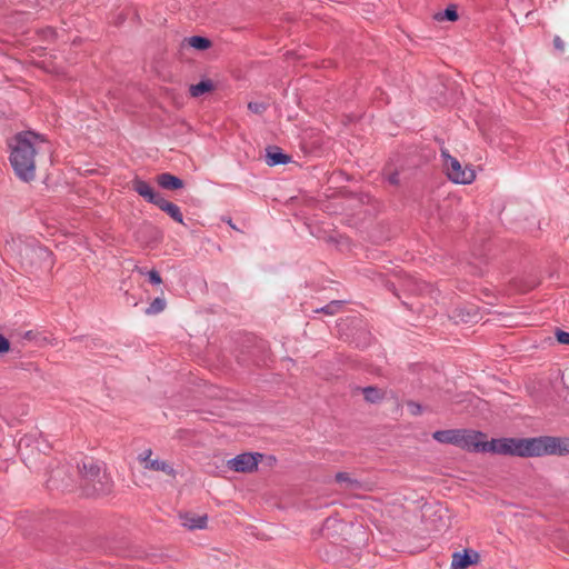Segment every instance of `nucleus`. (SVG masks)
<instances>
[{
	"label": "nucleus",
	"instance_id": "obj_1",
	"mask_svg": "<svg viewBox=\"0 0 569 569\" xmlns=\"http://www.w3.org/2000/svg\"><path fill=\"white\" fill-rule=\"evenodd\" d=\"M44 140L32 131L20 132L14 137L11 146L10 162L16 176L24 181H32L36 177V160L38 144Z\"/></svg>",
	"mask_w": 569,
	"mask_h": 569
},
{
	"label": "nucleus",
	"instance_id": "obj_2",
	"mask_svg": "<svg viewBox=\"0 0 569 569\" xmlns=\"http://www.w3.org/2000/svg\"><path fill=\"white\" fill-rule=\"evenodd\" d=\"M80 487L88 496H104L112 490V480L104 470V463L92 458H86L78 465Z\"/></svg>",
	"mask_w": 569,
	"mask_h": 569
},
{
	"label": "nucleus",
	"instance_id": "obj_3",
	"mask_svg": "<svg viewBox=\"0 0 569 569\" xmlns=\"http://www.w3.org/2000/svg\"><path fill=\"white\" fill-rule=\"evenodd\" d=\"M535 438H499L486 441L482 452L502 456L535 457Z\"/></svg>",
	"mask_w": 569,
	"mask_h": 569
},
{
	"label": "nucleus",
	"instance_id": "obj_4",
	"mask_svg": "<svg viewBox=\"0 0 569 569\" xmlns=\"http://www.w3.org/2000/svg\"><path fill=\"white\" fill-rule=\"evenodd\" d=\"M132 190L142 197L149 203L157 206L160 210L166 212L172 220L183 224V214L180 208L168 200L161 193L156 191L147 181L139 178L132 180Z\"/></svg>",
	"mask_w": 569,
	"mask_h": 569
},
{
	"label": "nucleus",
	"instance_id": "obj_5",
	"mask_svg": "<svg viewBox=\"0 0 569 569\" xmlns=\"http://www.w3.org/2000/svg\"><path fill=\"white\" fill-rule=\"evenodd\" d=\"M535 442V457L569 455V438L541 436Z\"/></svg>",
	"mask_w": 569,
	"mask_h": 569
},
{
	"label": "nucleus",
	"instance_id": "obj_6",
	"mask_svg": "<svg viewBox=\"0 0 569 569\" xmlns=\"http://www.w3.org/2000/svg\"><path fill=\"white\" fill-rule=\"evenodd\" d=\"M441 156L445 158L443 164L447 170V176L452 182L469 184L475 180L476 173L473 169L468 166L462 168L459 160L451 157L447 151L442 150Z\"/></svg>",
	"mask_w": 569,
	"mask_h": 569
},
{
	"label": "nucleus",
	"instance_id": "obj_7",
	"mask_svg": "<svg viewBox=\"0 0 569 569\" xmlns=\"http://www.w3.org/2000/svg\"><path fill=\"white\" fill-rule=\"evenodd\" d=\"M261 453L244 452L228 461V467L236 472H252L261 460Z\"/></svg>",
	"mask_w": 569,
	"mask_h": 569
},
{
	"label": "nucleus",
	"instance_id": "obj_8",
	"mask_svg": "<svg viewBox=\"0 0 569 569\" xmlns=\"http://www.w3.org/2000/svg\"><path fill=\"white\" fill-rule=\"evenodd\" d=\"M486 435L480 431L460 430L458 435L457 446L472 452H482Z\"/></svg>",
	"mask_w": 569,
	"mask_h": 569
},
{
	"label": "nucleus",
	"instance_id": "obj_9",
	"mask_svg": "<svg viewBox=\"0 0 569 569\" xmlns=\"http://www.w3.org/2000/svg\"><path fill=\"white\" fill-rule=\"evenodd\" d=\"M479 561V553L471 549H465L463 552H453L451 569H466Z\"/></svg>",
	"mask_w": 569,
	"mask_h": 569
},
{
	"label": "nucleus",
	"instance_id": "obj_10",
	"mask_svg": "<svg viewBox=\"0 0 569 569\" xmlns=\"http://www.w3.org/2000/svg\"><path fill=\"white\" fill-rule=\"evenodd\" d=\"M151 450H146L142 455H140V460L144 462V468L154 470V471H163L167 475L173 476L174 470L171 466H169L166 461L160 459H151Z\"/></svg>",
	"mask_w": 569,
	"mask_h": 569
},
{
	"label": "nucleus",
	"instance_id": "obj_11",
	"mask_svg": "<svg viewBox=\"0 0 569 569\" xmlns=\"http://www.w3.org/2000/svg\"><path fill=\"white\" fill-rule=\"evenodd\" d=\"M266 162L268 166L273 167L277 164H287L290 162V156L282 152L281 148L270 146L266 149Z\"/></svg>",
	"mask_w": 569,
	"mask_h": 569
},
{
	"label": "nucleus",
	"instance_id": "obj_12",
	"mask_svg": "<svg viewBox=\"0 0 569 569\" xmlns=\"http://www.w3.org/2000/svg\"><path fill=\"white\" fill-rule=\"evenodd\" d=\"M157 182L161 188L167 190H177L183 187L182 179L169 172L157 176Z\"/></svg>",
	"mask_w": 569,
	"mask_h": 569
},
{
	"label": "nucleus",
	"instance_id": "obj_13",
	"mask_svg": "<svg viewBox=\"0 0 569 569\" xmlns=\"http://www.w3.org/2000/svg\"><path fill=\"white\" fill-rule=\"evenodd\" d=\"M459 429H448L435 431L432 438L440 443H450L457 446Z\"/></svg>",
	"mask_w": 569,
	"mask_h": 569
},
{
	"label": "nucleus",
	"instance_id": "obj_14",
	"mask_svg": "<svg viewBox=\"0 0 569 569\" xmlns=\"http://www.w3.org/2000/svg\"><path fill=\"white\" fill-rule=\"evenodd\" d=\"M207 521V516H192L187 513L182 517V525L190 530L204 529Z\"/></svg>",
	"mask_w": 569,
	"mask_h": 569
},
{
	"label": "nucleus",
	"instance_id": "obj_15",
	"mask_svg": "<svg viewBox=\"0 0 569 569\" xmlns=\"http://www.w3.org/2000/svg\"><path fill=\"white\" fill-rule=\"evenodd\" d=\"M365 400L370 403L380 402L385 398V392L375 386H368L361 389Z\"/></svg>",
	"mask_w": 569,
	"mask_h": 569
},
{
	"label": "nucleus",
	"instance_id": "obj_16",
	"mask_svg": "<svg viewBox=\"0 0 569 569\" xmlns=\"http://www.w3.org/2000/svg\"><path fill=\"white\" fill-rule=\"evenodd\" d=\"M339 483H346V489L358 490L362 487L361 482L350 477L348 472H338L335 477Z\"/></svg>",
	"mask_w": 569,
	"mask_h": 569
},
{
	"label": "nucleus",
	"instance_id": "obj_17",
	"mask_svg": "<svg viewBox=\"0 0 569 569\" xmlns=\"http://www.w3.org/2000/svg\"><path fill=\"white\" fill-rule=\"evenodd\" d=\"M213 89H214V86H213L212 81L207 79V80L200 81L197 84H191L189 91L192 97H199L206 92L212 91Z\"/></svg>",
	"mask_w": 569,
	"mask_h": 569
},
{
	"label": "nucleus",
	"instance_id": "obj_18",
	"mask_svg": "<svg viewBox=\"0 0 569 569\" xmlns=\"http://www.w3.org/2000/svg\"><path fill=\"white\" fill-rule=\"evenodd\" d=\"M435 19L438 21H443V20L456 21V20H458L457 7L455 4H449L445 9V11L436 13Z\"/></svg>",
	"mask_w": 569,
	"mask_h": 569
},
{
	"label": "nucleus",
	"instance_id": "obj_19",
	"mask_svg": "<svg viewBox=\"0 0 569 569\" xmlns=\"http://www.w3.org/2000/svg\"><path fill=\"white\" fill-rule=\"evenodd\" d=\"M190 47L197 49V50H206L211 47V41L201 36H192L190 38L186 39Z\"/></svg>",
	"mask_w": 569,
	"mask_h": 569
},
{
	"label": "nucleus",
	"instance_id": "obj_20",
	"mask_svg": "<svg viewBox=\"0 0 569 569\" xmlns=\"http://www.w3.org/2000/svg\"><path fill=\"white\" fill-rule=\"evenodd\" d=\"M62 469L63 468H57L56 470H53L48 481L51 486L56 488L67 489L70 487V482L64 481V479H60V475L63 471Z\"/></svg>",
	"mask_w": 569,
	"mask_h": 569
},
{
	"label": "nucleus",
	"instance_id": "obj_21",
	"mask_svg": "<svg viewBox=\"0 0 569 569\" xmlns=\"http://www.w3.org/2000/svg\"><path fill=\"white\" fill-rule=\"evenodd\" d=\"M167 302L164 298L157 297L146 309V315L152 316L162 312L166 309Z\"/></svg>",
	"mask_w": 569,
	"mask_h": 569
},
{
	"label": "nucleus",
	"instance_id": "obj_22",
	"mask_svg": "<svg viewBox=\"0 0 569 569\" xmlns=\"http://www.w3.org/2000/svg\"><path fill=\"white\" fill-rule=\"evenodd\" d=\"M343 306V301L341 300H332L328 305L322 308L316 309L315 312H322L328 316H333L340 311Z\"/></svg>",
	"mask_w": 569,
	"mask_h": 569
},
{
	"label": "nucleus",
	"instance_id": "obj_23",
	"mask_svg": "<svg viewBox=\"0 0 569 569\" xmlns=\"http://www.w3.org/2000/svg\"><path fill=\"white\" fill-rule=\"evenodd\" d=\"M136 271L141 274V276H147L149 281L152 283V284H160L162 283V278L160 276V273L152 269V270H146V268H141V267H136Z\"/></svg>",
	"mask_w": 569,
	"mask_h": 569
},
{
	"label": "nucleus",
	"instance_id": "obj_24",
	"mask_svg": "<svg viewBox=\"0 0 569 569\" xmlns=\"http://www.w3.org/2000/svg\"><path fill=\"white\" fill-rule=\"evenodd\" d=\"M268 108V104L262 101H250L248 103V109L256 114H262Z\"/></svg>",
	"mask_w": 569,
	"mask_h": 569
},
{
	"label": "nucleus",
	"instance_id": "obj_25",
	"mask_svg": "<svg viewBox=\"0 0 569 569\" xmlns=\"http://www.w3.org/2000/svg\"><path fill=\"white\" fill-rule=\"evenodd\" d=\"M556 337L559 343L569 345V332L563 330H557Z\"/></svg>",
	"mask_w": 569,
	"mask_h": 569
},
{
	"label": "nucleus",
	"instance_id": "obj_26",
	"mask_svg": "<svg viewBox=\"0 0 569 569\" xmlns=\"http://www.w3.org/2000/svg\"><path fill=\"white\" fill-rule=\"evenodd\" d=\"M10 350V341L0 333V353H6Z\"/></svg>",
	"mask_w": 569,
	"mask_h": 569
},
{
	"label": "nucleus",
	"instance_id": "obj_27",
	"mask_svg": "<svg viewBox=\"0 0 569 569\" xmlns=\"http://www.w3.org/2000/svg\"><path fill=\"white\" fill-rule=\"evenodd\" d=\"M553 47L557 51L563 52L565 51V42L559 36H555L552 40Z\"/></svg>",
	"mask_w": 569,
	"mask_h": 569
},
{
	"label": "nucleus",
	"instance_id": "obj_28",
	"mask_svg": "<svg viewBox=\"0 0 569 569\" xmlns=\"http://www.w3.org/2000/svg\"><path fill=\"white\" fill-rule=\"evenodd\" d=\"M388 181L391 184L397 186L399 183V173L398 172L390 173L389 177H388Z\"/></svg>",
	"mask_w": 569,
	"mask_h": 569
},
{
	"label": "nucleus",
	"instance_id": "obj_29",
	"mask_svg": "<svg viewBox=\"0 0 569 569\" xmlns=\"http://www.w3.org/2000/svg\"><path fill=\"white\" fill-rule=\"evenodd\" d=\"M409 407L412 408V413L418 415L421 412V406L415 402H410Z\"/></svg>",
	"mask_w": 569,
	"mask_h": 569
},
{
	"label": "nucleus",
	"instance_id": "obj_30",
	"mask_svg": "<svg viewBox=\"0 0 569 569\" xmlns=\"http://www.w3.org/2000/svg\"><path fill=\"white\" fill-rule=\"evenodd\" d=\"M44 33V37L46 38H54L56 37V31L51 28H48L47 30L43 31Z\"/></svg>",
	"mask_w": 569,
	"mask_h": 569
},
{
	"label": "nucleus",
	"instance_id": "obj_31",
	"mask_svg": "<svg viewBox=\"0 0 569 569\" xmlns=\"http://www.w3.org/2000/svg\"><path fill=\"white\" fill-rule=\"evenodd\" d=\"M21 446H22V440H20V442H19V451L22 453Z\"/></svg>",
	"mask_w": 569,
	"mask_h": 569
}]
</instances>
